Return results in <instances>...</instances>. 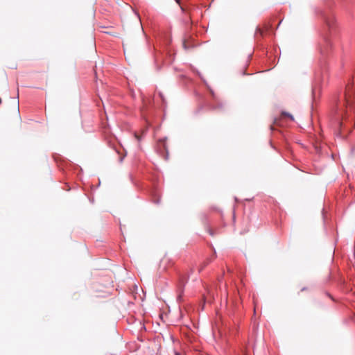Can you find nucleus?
Instances as JSON below:
<instances>
[{"label":"nucleus","instance_id":"f257e3e1","mask_svg":"<svg viewBox=\"0 0 355 355\" xmlns=\"http://www.w3.org/2000/svg\"><path fill=\"white\" fill-rule=\"evenodd\" d=\"M335 22H336V19H335L334 16H333V15L329 16V17H327V19H326V24L329 26V28H333Z\"/></svg>","mask_w":355,"mask_h":355},{"label":"nucleus","instance_id":"f03ea898","mask_svg":"<svg viewBox=\"0 0 355 355\" xmlns=\"http://www.w3.org/2000/svg\"><path fill=\"white\" fill-rule=\"evenodd\" d=\"M282 114H283L284 116H286L289 117V118L291 119V121H293V120H294L293 116L291 114H289L288 112H282Z\"/></svg>","mask_w":355,"mask_h":355},{"label":"nucleus","instance_id":"7ed1b4c3","mask_svg":"<svg viewBox=\"0 0 355 355\" xmlns=\"http://www.w3.org/2000/svg\"><path fill=\"white\" fill-rule=\"evenodd\" d=\"M345 103L347 104V106L351 107V103H350V101L348 99L347 94H345Z\"/></svg>","mask_w":355,"mask_h":355},{"label":"nucleus","instance_id":"20e7f679","mask_svg":"<svg viewBox=\"0 0 355 355\" xmlns=\"http://www.w3.org/2000/svg\"><path fill=\"white\" fill-rule=\"evenodd\" d=\"M181 298H182V295H181V293H180V294L178 295V300H181Z\"/></svg>","mask_w":355,"mask_h":355},{"label":"nucleus","instance_id":"39448f33","mask_svg":"<svg viewBox=\"0 0 355 355\" xmlns=\"http://www.w3.org/2000/svg\"><path fill=\"white\" fill-rule=\"evenodd\" d=\"M321 53L322 54H325L326 53V50L325 49H321Z\"/></svg>","mask_w":355,"mask_h":355},{"label":"nucleus","instance_id":"423d86ee","mask_svg":"<svg viewBox=\"0 0 355 355\" xmlns=\"http://www.w3.org/2000/svg\"><path fill=\"white\" fill-rule=\"evenodd\" d=\"M326 42H327V46H331V45L329 41H327Z\"/></svg>","mask_w":355,"mask_h":355},{"label":"nucleus","instance_id":"0eeeda50","mask_svg":"<svg viewBox=\"0 0 355 355\" xmlns=\"http://www.w3.org/2000/svg\"><path fill=\"white\" fill-rule=\"evenodd\" d=\"M209 232L211 236L214 235V233L211 230H209Z\"/></svg>","mask_w":355,"mask_h":355},{"label":"nucleus","instance_id":"6e6552de","mask_svg":"<svg viewBox=\"0 0 355 355\" xmlns=\"http://www.w3.org/2000/svg\"><path fill=\"white\" fill-rule=\"evenodd\" d=\"M178 4H180V0H175Z\"/></svg>","mask_w":355,"mask_h":355},{"label":"nucleus","instance_id":"1a4fd4ad","mask_svg":"<svg viewBox=\"0 0 355 355\" xmlns=\"http://www.w3.org/2000/svg\"><path fill=\"white\" fill-rule=\"evenodd\" d=\"M175 355H181V354H180V353L177 352H175Z\"/></svg>","mask_w":355,"mask_h":355}]
</instances>
